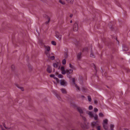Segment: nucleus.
I'll return each mask as SVG.
<instances>
[{"label": "nucleus", "instance_id": "49530a36", "mask_svg": "<svg viewBox=\"0 0 130 130\" xmlns=\"http://www.w3.org/2000/svg\"><path fill=\"white\" fill-rule=\"evenodd\" d=\"M111 130H114L112 128H111Z\"/></svg>", "mask_w": 130, "mask_h": 130}, {"label": "nucleus", "instance_id": "2f4dec72", "mask_svg": "<svg viewBox=\"0 0 130 130\" xmlns=\"http://www.w3.org/2000/svg\"><path fill=\"white\" fill-rule=\"evenodd\" d=\"M50 20V18H48V20L46 22H45V24H48V23H49V21Z\"/></svg>", "mask_w": 130, "mask_h": 130}, {"label": "nucleus", "instance_id": "4be33fe9", "mask_svg": "<svg viewBox=\"0 0 130 130\" xmlns=\"http://www.w3.org/2000/svg\"><path fill=\"white\" fill-rule=\"evenodd\" d=\"M68 56V55L67 53H65L64 54V57L66 58H67Z\"/></svg>", "mask_w": 130, "mask_h": 130}, {"label": "nucleus", "instance_id": "a211bd4d", "mask_svg": "<svg viewBox=\"0 0 130 130\" xmlns=\"http://www.w3.org/2000/svg\"><path fill=\"white\" fill-rule=\"evenodd\" d=\"M68 3H69L71 4H73L74 0H66Z\"/></svg>", "mask_w": 130, "mask_h": 130}, {"label": "nucleus", "instance_id": "f704fd0d", "mask_svg": "<svg viewBox=\"0 0 130 130\" xmlns=\"http://www.w3.org/2000/svg\"><path fill=\"white\" fill-rule=\"evenodd\" d=\"M114 127V125H110V128H111H111H113Z\"/></svg>", "mask_w": 130, "mask_h": 130}, {"label": "nucleus", "instance_id": "09e8293b", "mask_svg": "<svg viewBox=\"0 0 130 130\" xmlns=\"http://www.w3.org/2000/svg\"><path fill=\"white\" fill-rule=\"evenodd\" d=\"M1 126H2V125H1Z\"/></svg>", "mask_w": 130, "mask_h": 130}, {"label": "nucleus", "instance_id": "c756f323", "mask_svg": "<svg viewBox=\"0 0 130 130\" xmlns=\"http://www.w3.org/2000/svg\"><path fill=\"white\" fill-rule=\"evenodd\" d=\"M98 111V109L97 108H94V112H96Z\"/></svg>", "mask_w": 130, "mask_h": 130}, {"label": "nucleus", "instance_id": "a18cd8bd", "mask_svg": "<svg viewBox=\"0 0 130 130\" xmlns=\"http://www.w3.org/2000/svg\"><path fill=\"white\" fill-rule=\"evenodd\" d=\"M82 96V98H84V96Z\"/></svg>", "mask_w": 130, "mask_h": 130}, {"label": "nucleus", "instance_id": "e433bc0d", "mask_svg": "<svg viewBox=\"0 0 130 130\" xmlns=\"http://www.w3.org/2000/svg\"><path fill=\"white\" fill-rule=\"evenodd\" d=\"M81 116L83 118V119H84V121H85L86 120V118H85V117H83L82 116Z\"/></svg>", "mask_w": 130, "mask_h": 130}, {"label": "nucleus", "instance_id": "0eeeda50", "mask_svg": "<svg viewBox=\"0 0 130 130\" xmlns=\"http://www.w3.org/2000/svg\"><path fill=\"white\" fill-rule=\"evenodd\" d=\"M78 29V24L76 22L74 24L73 29L74 31H77Z\"/></svg>", "mask_w": 130, "mask_h": 130}, {"label": "nucleus", "instance_id": "473e14b6", "mask_svg": "<svg viewBox=\"0 0 130 130\" xmlns=\"http://www.w3.org/2000/svg\"><path fill=\"white\" fill-rule=\"evenodd\" d=\"M100 126H98L97 127V130H100L101 129H100Z\"/></svg>", "mask_w": 130, "mask_h": 130}, {"label": "nucleus", "instance_id": "aec40b11", "mask_svg": "<svg viewBox=\"0 0 130 130\" xmlns=\"http://www.w3.org/2000/svg\"><path fill=\"white\" fill-rule=\"evenodd\" d=\"M59 1L60 3L62 5H64L65 4V2L63 1H62L61 0H59Z\"/></svg>", "mask_w": 130, "mask_h": 130}, {"label": "nucleus", "instance_id": "58836bf2", "mask_svg": "<svg viewBox=\"0 0 130 130\" xmlns=\"http://www.w3.org/2000/svg\"><path fill=\"white\" fill-rule=\"evenodd\" d=\"M81 126L82 127V128H85V126H84V125H83L82 124L81 125Z\"/></svg>", "mask_w": 130, "mask_h": 130}, {"label": "nucleus", "instance_id": "c85d7f7f", "mask_svg": "<svg viewBox=\"0 0 130 130\" xmlns=\"http://www.w3.org/2000/svg\"><path fill=\"white\" fill-rule=\"evenodd\" d=\"M58 77L59 78H61L63 77V76L61 74H59L58 75Z\"/></svg>", "mask_w": 130, "mask_h": 130}, {"label": "nucleus", "instance_id": "f8f14e48", "mask_svg": "<svg viewBox=\"0 0 130 130\" xmlns=\"http://www.w3.org/2000/svg\"><path fill=\"white\" fill-rule=\"evenodd\" d=\"M88 114L90 117L91 118L93 117V115H94L92 112L91 111H89L88 113Z\"/></svg>", "mask_w": 130, "mask_h": 130}, {"label": "nucleus", "instance_id": "9d476101", "mask_svg": "<svg viewBox=\"0 0 130 130\" xmlns=\"http://www.w3.org/2000/svg\"><path fill=\"white\" fill-rule=\"evenodd\" d=\"M60 70L62 71L61 73L63 74H66V71L64 69V68L63 67H61L60 68Z\"/></svg>", "mask_w": 130, "mask_h": 130}, {"label": "nucleus", "instance_id": "5701e85b", "mask_svg": "<svg viewBox=\"0 0 130 130\" xmlns=\"http://www.w3.org/2000/svg\"><path fill=\"white\" fill-rule=\"evenodd\" d=\"M53 66L55 68H57L58 67L57 64L56 63H53Z\"/></svg>", "mask_w": 130, "mask_h": 130}, {"label": "nucleus", "instance_id": "8fccbe9b", "mask_svg": "<svg viewBox=\"0 0 130 130\" xmlns=\"http://www.w3.org/2000/svg\"><path fill=\"white\" fill-rule=\"evenodd\" d=\"M30 68L31 69V67Z\"/></svg>", "mask_w": 130, "mask_h": 130}, {"label": "nucleus", "instance_id": "72a5a7b5", "mask_svg": "<svg viewBox=\"0 0 130 130\" xmlns=\"http://www.w3.org/2000/svg\"><path fill=\"white\" fill-rule=\"evenodd\" d=\"M94 103L95 104H96L98 103V102L97 100H95L94 101Z\"/></svg>", "mask_w": 130, "mask_h": 130}, {"label": "nucleus", "instance_id": "2eb2a0df", "mask_svg": "<svg viewBox=\"0 0 130 130\" xmlns=\"http://www.w3.org/2000/svg\"><path fill=\"white\" fill-rule=\"evenodd\" d=\"M60 90L62 93L66 94L67 93V91L64 89L62 88Z\"/></svg>", "mask_w": 130, "mask_h": 130}, {"label": "nucleus", "instance_id": "412c9836", "mask_svg": "<svg viewBox=\"0 0 130 130\" xmlns=\"http://www.w3.org/2000/svg\"><path fill=\"white\" fill-rule=\"evenodd\" d=\"M90 56V57L92 58H94L95 57V56L94 55L92 52L91 51V52Z\"/></svg>", "mask_w": 130, "mask_h": 130}, {"label": "nucleus", "instance_id": "4c0bfd02", "mask_svg": "<svg viewBox=\"0 0 130 130\" xmlns=\"http://www.w3.org/2000/svg\"><path fill=\"white\" fill-rule=\"evenodd\" d=\"M56 81L58 83H59V79H58V78H56Z\"/></svg>", "mask_w": 130, "mask_h": 130}, {"label": "nucleus", "instance_id": "ddd939ff", "mask_svg": "<svg viewBox=\"0 0 130 130\" xmlns=\"http://www.w3.org/2000/svg\"><path fill=\"white\" fill-rule=\"evenodd\" d=\"M53 54L52 53H50V55L49 57H47L48 58H50L52 60H54L55 58V56H50L51 55H52Z\"/></svg>", "mask_w": 130, "mask_h": 130}, {"label": "nucleus", "instance_id": "423d86ee", "mask_svg": "<svg viewBox=\"0 0 130 130\" xmlns=\"http://www.w3.org/2000/svg\"><path fill=\"white\" fill-rule=\"evenodd\" d=\"M99 122L96 121V122H93L91 123V125L92 127H96L97 126L99 125Z\"/></svg>", "mask_w": 130, "mask_h": 130}, {"label": "nucleus", "instance_id": "c9c22d12", "mask_svg": "<svg viewBox=\"0 0 130 130\" xmlns=\"http://www.w3.org/2000/svg\"><path fill=\"white\" fill-rule=\"evenodd\" d=\"M54 75L53 74H51L50 75V76L51 77H54Z\"/></svg>", "mask_w": 130, "mask_h": 130}, {"label": "nucleus", "instance_id": "6ab92c4d", "mask_svg": "<svg viewBox=\"0 0 130 130\" xmlns=\"http://www.w3.org/2000/svg\"><path fill=\"white\" fill-rule=\"evenodd\" d=\"M16 86L19 88L22 91H24V89L22 87H19L17 85H16Z\"/></svg>", "mask_w": 130, "mask_h": 130}, {"label": "nucleus", "instance_id": "39448f33", "mask_svg": "<svg viewBox=\"0 0 130 130\" xmlns=\"http://www.w3.org/2000/svg\"><path fill=\"white\" fill-rule=\"evenodd\" d=\"M56 37L59 41H61L62 38V35L58 32H56Z\"/></svg>", "mask_w": 130, "mask_h": 130}, {"label": "nucleus", "instance_id": "20e7f679", "mask_svg": "<svg viewBox=\"0 0 130 130\" xmlns=\"http://www.w3.org/2000/svg\"><path fill=\"white\" fill-rule=\"evenodd\" d=\"M77 111L79 112L80 116H82V114H83L84 111L85 110L84 108H82L80 107H77Z\"/></svg>", "mask_w": 130, "mask_h": 130}, {"label": "nucleus", "instance_id": "1a4fd4ad", "mask_svg": "<svg viewBox=\"0 0 130 130\" xmlns=\"http://www.w3.org/2000/svg\"><path fill=\"white\" fill-rule=\"evenodd\" d=\"M72 82L73 84L75 85V86L76 87V88L78 90H80V88L75 83V79L74 78H73L72 79Z\"/></svg>", "mask_w": 130, "mask_h": 130}, {"label": "nucleus", "instance_id": "f3484780", "mask_svg": "<svg viewBox=\"0 0 130 130\" xmlns=\"http://www.w3.org/2000/svg\"><path fill=\"white\" fill-rule=\"evenodd\" d=\"M95 120H96L98 119V116L96 114H94L93 115V117Z\"/></svg>", "mask_w": 130, "mask_h": 130}, {"label": "nucleus", "instance_id": "ea45409f", "mask_svg": "<svg viewBox=\"0 0 130 130\" xmlns=\"http://www.w3.org/2000/svg\"><path fill=\"white\" fill-rule=\"evenodd\" d=\"M73 16V14H71L70 15V18H72Z\"/></svg>", "mask_w": 130, "mask_h": 130}, {"label": "nucleus", "instance_id": "a878e982", "mask_svg": "<svg viewBox=\"0 0 130 130\" xmlns=\"http://www.w3.org/2000/svg\"><path fill=\"white\" fill-rule=\"evenodd\" d=\"M51 43H52V44L53 45H56V42L54 41H52L51 42Z\"/></svg>", "mask_w": 130, "mask_h": 130}, {"label": "nucleus", "instance_id": "4468645a", "mask_svg": "<svg viewBox=\"0 0 130 130\" xmlns=\"http://www.w3.org/2000/svg\"><path fill=\"white\" fill-rule=\"evenodd\" d=\"M82 57L81 53L80 52L78 53L77 55V58L78 60H80Z\"/></svg>", "mask_w": 130, "mask_h": 130}, {"label": "nucleus", "instance_id": "cd10ccee", "mask_svg": "<svg viewBox=\"0 0 130 130\" xmlns=\"http://www.w3.org/2000/svg\"><path fill=\"white\" fill-rule=\"evenodd\" d=\"M69 67L72 69H73L74 68L73 66L72 65L71 63L69 64Z\"/></svg>", "mask_w": 130, "mask_h": 130}, {"label": "nucleus", "instance_id": "9b49d317", "mask_svg": "<svg viewBox=\"0 0 130 130\" xmlns=\"http://www.w3.org/2000/svg\"><path fill=\"white\" fill-rule=\"evenodd\" d=\"M47 71L49 73H51L52 72V70L51 67L50 66H48Z\"/></svg>", "mask_w": 130, "mask_h": 130}, {"label": "nucleus", "instance_id": "a19ab883", "mask_svg": "<svg viewBox=\"0 0 130 130\" xmlns=\"http://www.w3.org/2000/svg\"><path fill=\"white\" fill-rule=\"evenodd\" d=\"M54 78L56 79V78H57V77H56L55 76H54Z\"/></svg>", "mask_w": 130, "mask_h": 130}, {"label": "nucleus", "instance_id": "7c9ffc66", "mask_svg": "<svg viewBox=\"0 0 130 130\" xmlns=\"http://www.w3.org/2000/svg\"><path fill=\"white\" fill-rule=\"evenodd\" d=\"M93 107L92 105H90L89 107V110H91L92 109Z\"/></svg>", "mask_w": 130, "mask_h": 130}, {"label": "nucleus", "instance_id": "c03bdc74", "mask_svg": "<svg viewBox=\"0 0 130 130\" xmlns=\"http://www.w3.org/2000/svg\"><path fill=\"white\" fill-rule=\"evenodd\" d=\"M72 20H71L70 21V23H72Z\"/></svg>", "mask_w": 130, "mask_h": 130}, {"label": "nucleus", "instance_id": "b1692460", "mask_svg": "<svg viewBox=\"0 0 130 130\" xmlns=\"http://www.w3.org/2000/svg\"><path fill=\"white\" fill-rule=\"evenodd\" d=\"M66 60L65 59H64L62 61V63L63 64H65L66 63Z\"/></svg>", "mask_w": 130, "mask_h": 130}, {"label": "nucleus", "instance_id": "393cba45", "mask_svg": "<svg viewBox=\"0 0 130 130\" xmlns=\"http://www.w3.org/2000/svg\"><path fill=\"white\" fill-rule=\"evenodd\" d=\"M88 98L89 101V102H91V99L90 96H88Z\"/></svg>", "mask_w": 130, "mask_h": 130}, {"label": "nucleus", "instance_id": "3c124183", "mask_svg": "<svg viewBox=\"0 0 130 130\" xmlns=\"http://www.w3.org/2000/svg\"><path fill=\"white\" fill-rule=\"evenodd\" d=\"M92 130H94L93 129H92Z\"/></svg>", "mask_w": 130, "mask_h": 130}, {"label": "nucleus", "instance_id": "f257e3e1", "mask_svg": "<svg viewBox=\"0 0 130 130\" xmlns=\"http://www.w3.org/2000/svg\"><path fill=\"white\" fill-rule=\"evenodd\" d=\"M45 53L47 57H49L50 53H51L50 52L51 47L50 46H45Z\"/></svg>", "mask_w": 130, "mask_h": 130}, {"label": "nucleus", "instance_id": "de8ad7c7", "mask_svg": "<svg viewBox=\"0 0 130 130\" xmlns=\"http://www.w3.org/2000/svg\"><path fill=\"white\" fill-rule=\"evenodd\" d=\"M61 33L62 34V33H63L62 32V31L61 32Z\"/></svg>", "mask_w": 130, "mask_h": 130}, {"label": "nucleus", "instance_id": "dca6fc26", "mask_svg": "<svg viewBox=\"0 0 130 130\" xmlns=\"http://www.w3.org/2000/svg\"><path fill=\"white\" fill-rule=\"evenodd\" d=\"M122 50L123 51H127L128 50V49L126 46L123 45V46Z\"/></svg>", "mask_w": 130, "mask_h": 130}, {"label": "nucleus", "instance_id": "79ce46f5", "mask_svg": "<svg viewBox=\"0 0 130 130\" xmlns=\"http://www.w3.org/2000/svg\"><path fill=\"white\" fill-rule=\"evenodd\" d=\"M3 126H4V127L6 128H7L5 126V125L4 124H3Z\"/></svg>", "mask_w": 130, "mask_h": 130}, {"label": "nucleus", "instance_id": "6e6552de", "mask_svg": "<svg viewBox=\"0 0 130 130\" xmlns=\"http://www.w3.org/2000/svg\"><path fill=\"white\" fill-rule=\"evenodd\" d=\"M60 83L61 85L64 86H66L67 85V83L64 80H60Z\"/></svg>", "mask_w": 130, "mask_h": 130}, {"label": "nucleus", "instance_id": "37998d69", "mask_svg": "<svg viewBox=\"0 0 130 130\" xmlns=\"http://www.w3.org/2000/svg\"><path fill=\"white\" fill-rule=\"evenodd\" d=\"M57 98H58V99L59 100H60V97H58V96H57Z\"/></svg>", "mask_w": 130, "mask_h": 130}, {"label": "nucleus", "instance_id": "bb28decb", "mask_svg": "<svg viewBox=\"0 0 130 130\" xmlns=\"http://www.w3.org/2000/svg\"><path fill=\"white\" fill-rule=\"evenodd\" d=\"M99 116L100 117H102L104 116L103 114L101 112L99 114Z\"/></svg>", "mask_w": 130, "mask_h": 130}, {"label": "nucleus", "instance_id": "7ed1b4c3", "mask_svg": "<svg viewBox=\"0 0 130 130\" xmlns=\"http://www.w3.org/2000/svg\"><path fill=\"white\" fill-rule=\"evenodd\" d=\"M108 120L107 119H105L103 120V127L106 130H107L108 129Z\"/></svg>", "mask_w": 130, "mask_h": 130}, {"label": "nucleus", "instance_id": "f03ea898", "mask_svg": "<svg viewBox=\"0 0 130 130\" xmlns=\"http://www.w3.org/2000/svg\"><path fill=\"white\" fill-rule=\"evenodd\" d=\"M66 73L67 74V76L69 78L71 77V76L70 75L73 74V70L71 69H67L66 70Z\"/></svg>", "mask_w": 130, "mask_h": 130}]
</instances>
